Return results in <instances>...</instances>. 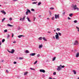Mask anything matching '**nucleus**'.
Instances as JSON below:
<instances>
[{"label":"nucleus","instance_id":"f257e3e1","mask_svg":"<svg viewBox=\"0 0 79 79\" xmlns=\"http://www.w3.org/2000/svg\"><path fill=\"white\" fill-rule=\"evenodd\" d=\"M64 65L62 66V65H60L59 66L57 67V68L56 69L58 70V71H60L61 69H62V68H64Z\"/></svg>","mask_w":79,"mask_h":79},{"label":"nucleus","instance_id":"f03ea898","mask_svg":"<svg viewBox=\"0 0 79 79\" xmlns=\"http://www.w3.org/2000/svg\"><path fill=\"white\" fill-rule=\"evenodd\" d=\"M71 7L73 8L74 10H79V9L77 7L76 5L74 6V5L72 4L71 6Z\"/></svg>","mask_w":79,"mask_h":79},{"label":"nucleus","instance_id":"7ed1b4c3","mask_svg":"<svg viewBox=\"0 0 79 79\" xmlns=\"http://www.w3.org/2000/svg\"><path fill=\"white\" fill-rule=\"evenodd\" d=\"M27 11H26V15H28V13H31V11H30V10L29 9H27Z\"/></svg>","mask_w":79,"mask_h":79},{"label":"nucleus","instance_id":"20e7f679","mask_svg":"<svg viewBox=\"0 0 79 79\" xmlns=\"http://www.w3.org/2000/svg\"><path fill=\"white\" fill-rule=\"evenodd\" d=\"M55 19H59V14H58V15H57V14H55Z\"/></svg>","mask_w":79,"mask_h":79},{"label":"nucleus","instance_id":"39448f33","mask_svg":"<svg viewBox=\"0 0 79 79\" xmlns=\"http://www.w3.org/2000/svg\"><path fill=\"white\" fill-rule=\"evenodd\" d=\"M40 71L41 73H45V71L44 69H40Z\"/></svg>","mask_w":79,"mask_h":79},{"label":"nucleus","instance_id":"423d86ee","mask_svg":"<svg viewBox=\"0 0 79 79\" xmlns=\"http://www.w3.org/2000/svg\"><path fill=\"white\" fill-rule=\"evenodd\" d=\"M0 12L4 14V15H6V13L5 11H4V10H1Z\"/></svg>","mask_w":79,"mask_h":79},{"label":"nucleus","instance_id":"0eeeda50","mask_svg":"<svg viewBox=\"0 0 79 79\" xmlns=\"http://www.w3.org/2000/svg\"><path fill=\"white\" fill-rule=\"evenodd\" d=\"M35 55V53H31L30 54V56H34Z\"/></svg>","mask_w":79,"mask_h":79},{"label":"nucleus","instance_id":"6e6552de","mask_svg":"<svg viewBox=\"0 0 79 79\" xmlns=\"http://www.w3.org/2000/svg\"><path fill=\"white\" fill-rule=\"evenodd\" d=\"M78 44V43L77 42V40L75 41V42L74 43V45H77Z\"/></svg>","mask_w":79,"mask_h":79},{"label":"nucleus","instance_id":"1a4fd4ad","mask_svg":"<svg viewBox=\"0 0 79 79\" xmlns=\"http://www.w3.org/2000/svg\"><path fill=\"white\" fill-rule=\"evenodd\" d=\"M79 52H77V54H76V57L77 58L78 57H79Z\"/></svg>","mask_w":79,"mask_h":79},{"label":"nucleus","instance_id":"9d476101","mask_svg":"<svg viewBox=\"0 0 79 79\" xmlns=\"http://www.w3.org/2000/svg\"><path fill=\"white\" fill-rule=\"evenodd\" d=\"M56 39H57L58 40H59V35H55Z\"/></svg>","mask_w":79,"mask_h":79},{"label":"nucleus","instance_id":"9b49d317","mask_svg":"<svg viewBox=\"0 0 79 79\" xmlns=\"http://www.w3.org/2000/svg\"><path fill=\"white\" fill-rule=\"evenodd\" d=\"M14 52H15V50H14V49H12L11 50V53L13 54L14 53Z\"/></svg>","mask_w":79,"mask_h":79},{"label":"nucleus","instance_id":"f8f14e48","mask_svg":"<svg viewBox=\"0 0 79 79\" xmlns=\"http://www.w3.org/2000/svg\"><path fill=\"white\" fill-rule=\"evenodd\" d=\"M26 19H27L28 21L29 22H31V20H30L29 18L28 17H27V18H26Z\"/></svg>","mask_w":79,"mask_h":79},{"label":"nucleus","instance_id":"ddd939ff","mask_svg":"<svg viewBox=\"0 0 79 79\" xmlns=\"http://www.w3.org/2000/svg\"><path fill=\"white\" fill-rule=\"evenodd\" d=\"M7 26H9L10 27H13V26L12 25H10V24H7Z\"/></svg>","mask_w":79,"mask_h":79},{"label":"nucleus","instance_id":"4468645a","mask_svg":"<svg viewBox=\"0 0 79 79\" xmlns=\"http://www.w3.org/2000/svg\"><path fill=\"white\" fill-rule=\"evenodd\" d=\"M73 72L74 73V74H76V71L75 70H73Z\"/></svg>","mask_w":79,"mask_h":79},{"label":"nucleus","instance_id":"2eb2a0df","mask_svg":"<svg viewBox=\"0 0 79 79\" xmlns=\"http://www.w3.org/2000/svg\"><path fill=\"white\" fill-rule=\"evenodd\" d=\"M22 37H24V36H23V35H20L18 36V37H19V38H21Z\"/></svg>","mask_w":79,"mask_h":79},{"label":"nucleus","instance_id":"dca6fc26","mask_svg":"<svg viewBox=\"0 0 79 79\" xmlns=\"http://www.w3.org/2000/svg\"><path fill=\"white\" fill-rule=\"evenodd\" d=\"M43 47V46L42 44H41V45H40V46H39V48H42Z\"/></svg>","mask_w":79,"mask_h":79},{"label":"nucleus","instance_id":"f3484780","mask_svg":"<svg viewBox=\"0 0 79 79\" xmlns=\"http://www.w3.org/2000/svg\"><path fill=\"white\" fill-rule=\"evenodd\" d=\"M43 40L44 41H47V40L45 39V37H43Z\"/></svg>","mask_w":79,"mask_h":79},{"label":"nucleus","instance_id":"a211bd4d","mask_svg":"<svg viewBox=\"0 0 79 79\" xmlns=\"http://www.w3.org/2000/svg\"><path fill=\"white\" fill-rule=\"evenodd\" d=\"M56 57H54L52 58V61H54L56 59Z\"/></svg>","mask_w":79,"mask_h":79},{"label":"nucleus","instance_id":"6ab92c4d","mask_svg":"<svg viewBox=\"0 0 79 79\" xmlns=\"http://www.w3.org/2000/svg\"><path fill=\"white\" fill-rule=\"evenodd\" d=\"M27 73H28V72H26L24 73V76L26 75L27 74Z\"/></svg>","mask_w":79,"mask_h":79},{"label":"nucleus","instance_id":"aec40b11","mask_svg":"<svg viewBox=\"0 0 79 79\" xmlns=\"http://www.w3.org/2000/svg\"><path fill=\"white\" fill-rule=\"evenodd\" d=\"M43 38L42 37H41L39 38V40H41L43 39Z\"/></svg>","mask_w":79,"mask_h":79},{"label":"nucleus","instance_id":"412c9836","mask_svg":"<svg viewBox=\"0 0 79 79\" xmlns=\"http://www.w3.org/2000/svg\"><path fill=\"white\" fill-rule=\"evenodd\" d=\"M6 19L5 18H4V19H2V23L4 21V20H5V19Z\"/></svg>","mask_w":79,"mask_h":79},{"label":"nucleus","instance_id":"4be33fe9","mask_svg":"<svg viewBox=\"0 0 79 79\" xmlns=\"http://www.w3.org/2000/svg\"><path fill=\"white\" fill-rule=\"evenodd\" d=\"M40 5H41V2H39V3H38V6H39Z\"/></svg>","mask_w":79,"mask_h":79},{"label":"nucleus","instance_id":"5701e85b","mask_svg":"<svg viewBox=\"0 0 79 79\" xmlns=\"http://www.w3.org/2000/svg\"><path fill=\"white\" fill-rule=\"evenodd\" d=\"M26 53H29V51L27 50H26L25 52Z\"/></svg>","mask_w":79,"mask_h":79},{"label":"nucleus","instance_id":"b1692460","mask_svg":"<svg viewBox=\"0 0 79 79\" xmlns=\"http://www.w3.org/2000/svg\"><path fill=\"white\" fill-rule=\"evenodd\" d=\"M5 41V39H3L2 40V42L3 43Z\"/></svg>","mask_w":79,"mask_h":79},{"label":"nucleus","instance_id":"393cba45","mask_svg":"<svg viewBox=\"0 0 79 79\" xmlns=\"http://www.w3.org/2000/svg\"><path fill=\"white\" fill-rule=\"evenodd\" d=\"M10 36V35L8 34L7 36V39H8Z\"/></svg>","mask_w":79,"mask_h":79},{"label":"nucleus","instance_id":"a878e982","mask_svg":"<svg viewBox=\"0 0 79 79\" xmlns=\"http://www.w3.org/2000/svg\"><path fill=\"white\" fill-rule=\"evenodd\" d=\"M73 15V14H69V16H70V17H72Z\"/></svg>","mask_w":79,"mask_h":79},{"label":"nucleus","instance_id":"bb28decb","mask_svg":"<svg viewBox=\"0 0 79 79\" xmlns=\"http://www.w3.org/2000/svg\"><path fill=\"white\" fill-rule=\"evenodd\" d=\"M76 28H77V29H78V32H79V27H76Z\"/></svg>","mask_w":79,"mask_h":79},{"label":"nucleus","instance_id":"cd10ccee","mask_svg":"<svg viewBox=\"0 0 79 79\" xmlns=\"http://www.w3.org/2000/svg\"><path fill=\"white\" fill-rule=\"evenodd\" d=\"M58 35H59L60 36H61V35H62V34L61 33H60L59 32H58Z\"/></svg>","mask_w":79,"mask_h":79},{"label":"nucleus","instance_id":"c85d7f7f","mask_svg":"<svg viewBox=\"0 0 79 79\" xmlns=\"http://www.w3.org/2000/svg\"><path fill=\"white\" fill-rule=\"evenodd\" d=\"M77 21L76 20H75L74 21V23H77Z\"/></svg>","mask_w":79,"mask_h":79},{"label":"nucleus","instance_id":"c756f323","mask_svg":"<svg viewBox=\"0 0 79 79\" xmlns=\"http://www.w3.org/2000/svg\"><path fill=\"white\" fill-rule=\"evenodd\" d=\"M60 28H57V29H56V31H60Z\"/></svg>","mask_w":79,"mask_h":79},{"label":"nucleus","instance_id":"7c9ffc66","mask_svg":"<svg viewBox=\"0 0 79 79\" xmlns=\"http://www.w3.org/2000/svg\"><path fill=\"white\" fill-rule=\"evenodd\" d=\"M30 69L31 70H35V69H33V68H30Z\"/></svg>","mask_w":79,"mask_h":79},{"label":"nucleus","instance_id":"2f4dec72","mask_svg":"<svg viewBox=\"0 0 79 79\" xmlns=\"http://www.w3.org/2000/svg\"><path fill=\"white\" fill-rule=\"evenodd\" d=\"M25 18V16H23V19H22V20L23 21L24 19Z\"/></svg>","mask_w":79,"mask_h":79},{"label":"nucleus","instance_id":"473e14b6","mask_svg":"<svg viewBox=\"0 0 79 79\" xmlns=\"http://www.w3.org/2000/svg\"><path fill=\"white\" fill-rule=\"evenodd\" d=\"M23 57H20L19 58V60H23Z\"/></svg>","mask_w":79,"mask_h":79},{"label":"nucleus","instance_id":"72a5a7b5","mask_svg":"<svg viewBox=\"0 0 79 79\" xmlns=\"http://www.w3.org/2000/svg\"><path fill=\"white\" fill-rule=\"evenodd\" d=\"M56 72H54L53 73V75H56Z\"/></svg>","mask_w":79,"mask_h":79},{"label":"nucleus","instance_id":"f704fd0d","mask_svg":"<svg viewBox=\"0 0 79 79\" xmlns=\"http://www.w3.org/2000/svg\"><path fill=\"white\" fill-rule=\"evenodd\" d=\"M37 62V60H36L35 61V62H34V64H36V63Z\"/></svg>","mask_w":79,"mask_h":79},{"label":"nucleus","instance_id":"c9c22d12","mask_svg":"<svg viewBox=\"0 0 79 79\" xmlns=\"http://www.w3.org/2000/svg\"><path fill=\"white\" fill-rule=\"evenodd\" d=\"M53 9H54V8L53 7H51V8H50V10H52Z\"/></svg>","mask_w":79,"mask_h":79},{"label":"nucleus","instance_id":"e433bc0d","mask_svg":"<svg viewBox=\"0 0 79 79\" xmlns=\"http://www.w3.org/2000/svg\"><path fill=\"white\" fill-rule=\"evenodd\" d=\"M31 11H34V9H31Z\"/></svg>","mask_w":79,"mask_h":79},{"label":"nucleus","instance_id":"4c0bfd02","mask_svg":"<svg viewBox=\"0 0 79 79\" xmlns=\"http://www.w3.org/2000/svg\"><path fill=\"white\" fill-rule=\"evenodd\" d=\"M68 20H71V18H69V17H68Z\"/></svg>","mask_w":79,"mask_h":79},{"label":"nucleus","instance_id":"58836bf2","mask_svg":"<svg viewBox=\"0 0 79 79\" xmlns=\"http://www.w3.org/2000/svg\"><path fill=\"white\" fill-rule=\"evenodd\" d=\"M9 20H10V21H11L12 20V18H10Z\"/></svg>","mask_w":79,"mask_h":79},{"label":"nucleus","instance_id":"ea45409f","mask_svg":"<svg viewBox=\"0 0 79 79\" xmlns=\"http://www.w3.org/2000/svg\"><path fill=\"white\" fill-rule=\"evenodd\" d=\"M4 32H7V30H4Z\"/></svg>","mask_w":79,"mask_h":79},{"label":"nucleus","instance_id":"a19ab883","mask_svg":"<svg viewBox=\"0 0 79 79\" xmlns=\"http://www.w3.org/2000/svg\"><path fill=\"white\" fill-rule=\"evenodd\" d=\"M37 2H33L32 3V4H36Z\"/></svg>","mask_w":79,"mask_h":79},{"label":"nucleus","instance_id":"79ce46f5","mask_svg":"<svg viewBox=\"0 0 79 79\" xmlns=\"http://www.w3.org/2000/svg\"><path fill=\"white\" fill-rule=\"evenodd\" d=\"M13 37H14V33H12V37L13 38Z\"/></svg>","mask_w":79,"mask_h":79},{"label":"nucleus","instance_id":"37998d69","mask_svg":"<svg viewBox=\"0 0 79 79\" xmlns=\"http://www.w3.org/2000/svg\"><path fill=\"white\" fill-rule=\"evenodd\" d=\"M49 79H56V78H53V79H52V77H49Z\"/></svg>","mask_w":79,"mask_h":79},{"label":"nucleus","instance_id":"c03bdc74","mask_svg":"<svg viewBox=\"0 0 79 79\" xmlns=\"http://www.w3.org/2000/svg\"><path fill=\"white\" fill-rule=\"evenodd\" d=\"M40 56V54H38L37 56L38 57H39Z\"/></svg>","mask_w":79,"mask_h":79},{"label":"nucleus","instance_id":"a18cd8bd","mask_svg":"<svg viewBox=\"0 0 79 79\" xmlns=\"http://www.w3.org/2000/svg\"><path fill=\"white\" fill-rule=\"evenodd\" d=\"M8 52H9L10 53H11V52L10 51H9L8 50H7Z\"/></svg>","mask_w":79,"mask_h":79},{"label":"nucleus","instance_id":"49530a36","mask_svg":"<svg viewBox=\"0 0 79 79\" xmlns=\"http://www.w3.org/2000/svg\"><path fill=\"white\" fill-rule=\"evenodd\" d=\"M16 43V41H14L13 42V44H15Z\"/></svg>","mask_w":79,"mask_h":79},{"label":"nucleus","instance_id":"de8ad7c7","mask_svg":"<svg viewBox=\"0 0 79 79\" xmlns=\"http://www.w3.org/2000/svg\"><path fill=\"white\" fill-rule=\"evenodd\" d=\"M54 17H52V20H54Z\"/></svg>","mask_w":79,"mask_h":79},{"label":"nucleus","instance_id":"09e8293b","mask_svg":"<svg viewBox=\"0 0 79 79\" xmlns=\"http://www.w3.org/2000/svg\"><path fill=\"white\" fill-rule=\"evenodd\" d=\"M14 64H16V61H14Z\"/></svg>","mask_w":79,"mask_h":79},{"label":"nucleus","instance_id":"8fccbe9b","mask_svg":"<svg viewBox=\"0 0 79 79\" xmlns=\"http://www.w3.org/2000/svg\"><path fill=\"white\" fill-rule=\"evenodd\" d=\"M48 33L50 34L51 33V31H48Z\"/></svg>","mask_w":79,"mask_h":79},{"label":"nucleus","instance_id":"3c124183","mask_svg":"<svg viewBox=\"0 0 79 79\" xmlns=\"http://www.w3.org/2000/svg\"><path fill=\"white\" fill-rule=\"evenodd\" d=\"M6 73H9L8 70H6Z\"/></svg>","mask_w":79,"mask_h":79},{"label":"nucleus","instance_id":"603ef678","mask_svg":"<svg viewBox=\"0 0 79 79\" xmlns=\"http://www.w3.org/2000/svg\"><path fill=\"white\" fill-rule=\"evenodd\" d=\"M18 0H13V2H15V1H18Z\"/></svg>","mask_w":79,"mask_h":79},{"label":"nucleus","instance_id":"864d4df0","mask_svg":"<svg viewBox=\"0 0 79 79\" xmlns=\"http://www.w3.org/2000/svg\"><path fill=\"white\" fill-rule=\"evenodd\" d=\"M56 35H59L57 33H56Z\"/></svg>","mask_w":79,"mask_h":79},{"label":"nucleus","instance_id":"5fc2aeb1","mask_svg":"<svg viewBox=\"0 0 79 79\" xmlns=\"http://www.w3.org/2000/svg\"><path fill=\"white\" fill-rule=\"evenodd\" d=\"M17 29L18 30H19L20 29V28L19 27V28H18Z\"/></svg>","mask_w":79,"mask_h":79},{"label":"nucleus","instance_id":"6e6d98bb","mask_svg":"<svg viewBox=\"0 0 79 79\" xmlns=\"http://www.w3.org/2000/svg\"><path fill=\"white\" fill-rule=\"evenodd\" d=\"M65 14V12H64L63 13V15H64Z\"/></svg>","mask_w":79,"mask_h":79},{"label":"nucleus","instance_id":"4d7b16f0","mask_svg":"<svg viewBox=\"0 0 79 79\" xmlns=\"http://www.w3.org/2000/svg\"><path fill=\"white\" fill-rule=\"evenodd\" d=\"M49 14L50 15H52L51 13V11H50L49 12Z\"/></svg>","mask_w":79,"mask_h":79},{"label":"nucleus","instance_id":"13d9d810","mask_svg":"<svg viewBox=\"0 0 79 79\" xmlns=\"http://www.w3.org/2000/svg\"><path fill=\"white\" fill-rule=\"evenodd\" d=\"M4 60H2V62H4Z\"/></svg>","mask_w":79,"mask_h":79},{"label":"nucleus","instance_id":"bf43d9fd","mask_svg":"<svg viewBox=\"0 0 79 79\" xmlns=\"http://www.w3.org/2000/svg\"><path fill=\"white\" fill-rule=\"evenodd\" d=\"M2 44V42H0V45H1Z\"/></svg>","mask_w":79,"mask_h":79},{"label":"nucleus","instance_id":"052dcab7","mask_svg":"<svg viewBox=\"0 0 79 79\" xmlns=\"http://www.w3.org/2000/svg\"><path fill=\"white\" fill-rule=\"evenodd\" d=\"M22 20V18H21L20 19V21H21Z\"/></svg>","mask_w":79,"mask_h":79},{"label":"nucleus","instance_id":"680f3d73","mask_svg":"<svg viewBox=\"0 0 79 79\" xmlns=\"http://www.w3.org/2000/svg\"><path fill=\"white\" fill-rule=\"evenodd\" d=\"M35 18H34V21H35Z\"/></svg>","mask_w":79,"mask_h":79},{"label":"nucleus","instance_id":"e2e57ef3","mask_svg":"<svg viewBox=\"0 0 79 79\" xmlns=\"http://www.w3.org/2000/svg\"><path fill=\"white\" fill-rule=\"evenodd\" d=\"M53 38L54 39H55V36H53Z\"/></svg>","mask_w":79,"mask_h":79},{"label":"nucleus","instance_id":"0e129e2a","mask_svg":"<svg viewBox=\"0 0 79 79\" xmlns=\"http://www.w3.org/2000/svg\"><path fill=\"white\" fill-rule=\"evenodd\" d=\"M2 6V5L0 4V7H1Z\"/></svg>","mask_w":79,"mask_h":79},{"label":"nucleus","instance_id":"69168bd1","mask_svg":"<svg viewBox=\"0 0 79 79\" xmlns=\"http://www.w3.org/2000/svg\"><path fill=\"white\" fill-rule=\"evenodd\" d=\"M49 19L48 18H47V19Z\"/></svg>","mask_w":79,"mask_h":79},{"label":"nucleus","instance_id":"338daca9","mask_svg":"<svg viewBox=\"0 0 79 79\" xmlns=\"http://www.w3.org/2000/svg\"><path fill=\"white\" fill-rule=\"evenodd\" d=\"M39 17H40H40H41V15H40L39 16Z\"/></svg>","mask_w":79,"mask_h":79},{"label":"nucleus","instance_id":"774afa93","mask_svg":"<svg viewBox=\"0 0 79 79\" xmlns=\"http://www.w3.org/2000/svg\"><path fill=\"white\" fill-rule=\"evenodd\" d=\"M78 79H79V77L78 78Z\"/></svg>","mask_w":79,"mask_h":79}]
</instances>
